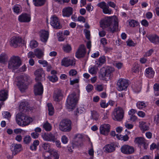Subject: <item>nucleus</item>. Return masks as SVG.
<instances>
[{
	"mask_svg": "<svg viewBox=\"0 0 159 159\" xmlns=\"http://www.w3.org/2000/svg\"><path fill=\"white\" fill-rule=\"evenodd\" d=\"M48 114L50 116H52L54 113V109L51 103L48 104Z\"/></svg>",
	"mask_w": 159,
	"mask_h": 159,
	"instance_id": "41",
	"label": "nucleus"
},
{
	"mask_svg": "<svg viewBox=\"0 0 159 159\" xmlns=\"http://www.w3.org/2000/svg\"><path fill=\"white\" fill-rule=\"evenodd\" d=\"M91 119L96 121L98 120L99 115L97 111H91Z\"/></svg>",
	"mask_w": 159,
	"mask_h": 159,
	"instance_id": "39",
	"label": "nucleus"
},
{
	"mask_svg": "<svg viewBox=\"0 0 159 159\" xmlns=\"http://www.w3.org/2000/svg\"><path fill=\"white\" fill-rule=\"evenodd\" d=\"M49 151V156H46L44 154H43V156L44 157V159H58L59 156L56 150H51Z\"/></svg>",
	"mask_w": 159,
	"mask_h": 159,
	"instance_id": "17",
	"label": "nucleus"
},
{
	"mask_svg": "<svg viewBox=\"0 0 159 159\" xmlns=\"http://www.w3.org/2000/svg\"><path fill=\"white\" fill-rule=\"evenodd\" d=\"M124 111L123 109L118 107L115 108L112 113V117L114 120L120 121L124 117Z\"/></svg>",
	"mask_w": 159,
	"mask_h": 159,
	"instance_id": "7",
	"label": "nucleus"
},
{
	"mask_svg": "<svg viewBox=\"0 0 159 159\" xmlns=\"http://www.w3.org/2000/svg\"><path fill=\"white\" fill-rule=\"evenodd\" d=\"M30 82L31 80L29 75L25 74L20 75V92H25L28 88V85Z\"/></svg>",
	"mask_w": 159,
	"mask_h": 159,
	"instance_id": "5",
	"label": "nucleus"
},
{
	"mask_svg": "<svg viewBox=\"0 0 159 159\" xmlns=\"http://www.w3.org/2000/svg\"><path fill=\"white\" fill-rule=\"evenodd\" d=\"M136 106L139 109H142L146 106V104L144 102L141 101L138 102L136 104Z\"/></svg>",
	"mask_w": 159,
	"mask_h": 159,
	"instance_id": "44",
	"label": "nucleus"
},
{
	"mask_svg": "<svg viewBox=\"0 0 159 159\" xmlns=\"http://www.w3.org/2000/svg\"><path fill=\"white\" fill-rule=\"evenodd\" d=\"M141 24L143 25L145 27H147L148 25V21L145 19L141 21Z\"/></svg>",
	"mask_w": 159,
	"mask_h": 159,
	"instance_id": "63",
	"label": "nucleus"
},
{
	"mask_svg": "<svg viewBox=\"0 0 159 159\" xmlns=\"http://www.w3.org/2000/svg\"><path fill=\"white\" fill-rule=\"evenodd\" d=\"M89 72L91 74H95L97 73V69L96 66L91 67L89 70Z\"/></svg>",
	"mask_w": 159,
	"mask_h": 159,
	"instance_id": "53",
	"label": "nucleus"
},
{
	"mask_svg": "<svg viewBox=\"0 0 159 159\" xmlns=\"http://www.w3.org/2000/svg\"><path fill=\"white\" fill-rule=\"evenodd\" d=\"M129 25L131 27H134L138 25V21L133 20H131L129 22Z\"/></svg>",
	"mask_w": 159,
	"mask_h": 159,
	"instance_id": "48",
	"label": "nucleus"
},
{
	"mask_svg": "<svg viewBox=\"0 0 159 159\" xmlns=\"http://www.w3.org/2000/svg\"><path fill=\"white\" fill-rule=\"evenodd\" d=\"M156 35H148V38L149 40L152 43L154 42V39L156 38Z\"/></svg>",
	"mask_w": 159,
	"mask_h": 159,
	"instance_id": "57",
	"label": "nucleus"
},
{
	"mask_svg": "<svg viewBox=\"0 0 159 159\" xmlns=\"http://www.w3.org/2000/svg\"><path fill=\"white\" fill-rule=\"evenodd\" d=\"M20 38L19 36H13L10 40V45L14 48H16L19 43Z\"/></svg>",
	"mask_w": 159,
	"mask_h": 159,
	"instance_id": "22",
	"label": "nucleus"
},
{
	"mask_svg": "<svg viewBox=\"0 0 159 159\" xmlns=\"http://www.w3.org/2000/svg\"><path fill=\"white\" fill-rule=\"evenodd\" d=\"M8 56L5 53H3L0 55V63H4L8 59Z\"/></svg>",
	"mask_w": 159,
	"mask_h": 159,
	"instance_id": "33",
	"label": "nucleus"
},
{
	"mask_svg": "<svg viewBox=\"0 0 159 159\" xmlns=\"http://www.w3.org/2000/svg\"><path fill=\"white\" fill-rule=\"evenodd\" d=\"M35 56L39 59H41L44 55L43 52L41 49L37 48L34 50Z\"/></svg>",
	"mask_w": 159,
	"mask_h": 159,
	"instance_id": "30",
	"label": "nucleus"
},
{
	"mask_svg": "<svg viewBox=\"0 0 159 159\" xmlns=\"http://www.w3.org/2000/svg\"><path fill=\"white\" fill-rule=\"evenodd\" d=\"M20 57L18 56L13 55L11 57L8 62L7 67L15 73L19 71Z\"/></svg>",
	"mask_w": 159,
	"mask_h": 159,
	"instance_id": "2",
	"label": "nucleus"
},
{
	"mask_svg": "<svg viewBox=\"0 0 159 159\" xmlns=\"http://www.w3.org/2000/svg\"><path fill=\"white\" fill-rule=\"evenodd\" d=\"M68 141L67 138L65 135H63L62 137L61 138V141L64 144L66 143Z\"/></svg>",
	"mask_w": 159,
	"mask_h": 159,
	"instance_id": "60",
	"label": "nucleus"
},
{
	"mask_svg": "<svg viewBox=\"0 0 159 159\" xmlns=\"http://www.w3.org/2000/svg\"><path fill=\"white\" fill-rule=\"evenodd\" d=\"M100 105L101 107L105 108L107 107L108 105V103H106L105 101L101 100L100 102Z\"/></svg>",
	"mask_w": 159,
	"mask_h": 159,
	"instance_id": "51",
	"label": "nucleus"
},
{
	"mask_svg": "<svg viewBox=\"0 0 159 159\" xmlns=\"http://www.w3.org/2000/svg\"><path fill=\"white\" fill-rule=\"evenodd\" d=\"M2 115L4 118L7 119L10 118L11 116L10 113L8 111H4L3 113H2Z\"/></svg>",
	"mask_w": 159,
	"mask_h": 159,
	"instance_id": "54",
	"label": "nucleus"
},
{
	"mask_svg": "<svg viewBox=\"0 0 159 159\" xmlns=\"http://www.w3.org/2000/svg\"><path fill=\"white\" fill-rule=\"evenodd\" d=\"M42 147L44 149L46 150V151L43 154H44L46 155V154L48 152L49 153V151L51 150H53L52 149H50V144L49 143H44L42 144Z\"/></svg>",
	"mask_w": 159,
	"mask_h": 159,
	"instance_id": "35",
	"label": "nucleus"
},
{
	"mask_svg": "<svg viewBox=\"0 0 159 159\" xmlns=\"http://www.w3.org/2000/svg\"><path fill=\"white\" fill-rule=\"evenodd\" d=\"M32 121V119L30 117L25 114H20V126L27 125Z\"/></svg>",
	"mask_w": 159,
	"mask_h": 159,
	"instance_id": "14",
	"label": "nucleus"
},
{
	"mask_svg": "<svg viewBox=\"0 0 159 159\" xmlns=\"http://www.w3.org/2000/svg\"><path fill=\"white\" fill-rule=\"evenodd\" d=\"M118 26L117 19H114L110 17H107L104 20L101 25V27H108V31L112 33L117 31Z\"/></svg>",
	"mask_w": 159,
	"mask_h": 159,
	"instance_id": "1",
	"label": "nucleus"
},
{
	"mask_svg": "<svg viewBox=\"0 0 159 159\" xmlns=\"http://www.w3.org/2000/svg\"><path fill=\"white\" fill-rule=\"evenodd\" d=\"M50 24L53 28L56 29H60L62 27L59 19L55 16L51 18Z\"/></svg>",
	"mask_w": 159,
	"mask_h": 159,
	"instance_id": "12",
	"label": "nucleus"
},
{
	"mask_svg": "<svg viewBox=\"0 0 159 159\" xmlns=\"http://www.w3.org/2000/svg\"><path fill=\"white\" fill-rule=\"evenodd\" d=\"M49 36V33L48 31L42 30L40 35L41 41L44 42L47 41Z\"/></svg>",
	"mask_w": 159,
	"mask_h": 159,
	"instance_id": "25",
	"label": "nucleus"
},
{
	"mask_svg": "<svg viewBox=\"0 0 159 159\" xmlns=\"http://www.w3.org/2000/svg\"><path fill=\"white\" fill-rule=\"evenodd\" d=\"M16 120L17 123L19 125H20V114L19 113L16 115Z\"/></svg>",
	"mask_w": 159,
	"mask_h": 159,
	"instance_id": "59",
	"label": "nucleus"
},
{
	"mask_svg": "<svg viewBox=\"0 0 159 159\" xmlns=\"http://www.w3.org/2000/svg\"><path fill=\"white\" fill-rule=\"evenodd\" d=\"M43 127L47 131H50L52 129L51 125L47 121L43 124Z\"/></svg>",
	"mask_w": 159,
	"mask_h": 159,
	"instance_id": "42",
	"label": "nucleus"
},
{
	"mask_svg": "<svg viewBox=\"0 0 159 159\" xmlns=\"http://www.w3.org/2000/svg\"><path fill=\"white\" fill-rule=\"evenodd\" d=\"M139 127L140 129L143 131L148 130L149 129V127L147 125L146 122L143 121L139 122Z\"/></svg>",
	"mask_w": 159,
	"mask_h": 159,
	"instance_id": "28",
	"label": "nucleus"
},
{
	"mask_svg": "<svg viewBox=\"0 0 159 159\" xmlns=\"http://www.w3.org/2000/svg\"><path fill=\"white\" fill-rule=\"evenodd\" d=\"M116 145L113 143L108 144L103 148L104 151L107 153H110L114 151L116 149Z\"/></svg>",
	"mask_w": 159,
	"mask_h": 159,
	"instance_id": "19",
	"label": "nucleus"
},
{
	"mask_svg": "<svg viewBox=\"0 0 159 159\" xmlns=\"http://www.w3.org/2000/svg\"><path fill=\"white\" fill-rule=\"evenodd\" d=\"M115 71L114 68L108 66L107 68L102 67L100 70L99 76V78L103 80L111 79L113 76V73Z\"/></svg>",
	"mask_w": 159,
	"mask_h": 159,
	"instance_id": "3",
	"label": "nucleus"
},
{
	"mask_svg": "<svg viewBox=\"0 0 159 159\" xmlns=\"http://www.w3.org/2000/svg\"><path fill=\"white\" fill-rule=\"evenodd\" d=\"M7 92L5 90L0 91V100L4 101L7 98Z\"/></svg>",
	"mask_w": 159,
	"mask_h": 159,
	"instance_id": "32",
	"label": "nucleus"
},
{
	"mask_svg": "<svg viewBox=\"0 0 159 159\" xmlns=\"http://www.w3.org/2000/svg\"><path fill=\"white\" fill-rule=\"evenodd\" d=\"M93 86L91 84H88L86 87V89L88 92H90L93 89Z\"/></svg>",
	"mask_w": 159,
	"mask_h": 159,
	"instance_id": "56",
	"label": "nucleus"
},
{
	"mask_svg": "<svg viewBox=\"0 0 159 159\" xmlns=\"http://www.w3.org/2000/svg\"><path fill=\"white\" fill-rule=\"evenodd\" d=\"M34 93L35 95H42L43 92V87L40 82H38L34 86Z\"/></svg>",
	"mask_w": 159,
	"mask_h": 159,
	"instance_id": "16",
	"label": "nucleus"
},
{
	"mask_svg": "<svg viewBox=\"0 0 159 159\" xmlns=\"http://www.w3.org/2000/svg\"><path fill=\"white\" fill-rule=\"evenodd\" d=\"M62 94L60 90H58L56 93L54 95L53 98L54 100L56 101H60L61 99Z\"/></svg>",
	"mask_w": 159,
	"mask_h": 159,
	"instance_id": "31",
	"label": "nucleus"
},
{
	"mask_svg": "<svg viewBox=\"0 0 159 159\" xmlns=\"http://www.w3.org/2000/svg\"><path fill=\"white\" fill-rule=\"evenodd\" d=\"M13 10L14 12L18 15L20 12V5L19 4H16L13 7Z\"/></svg>",
	"mask_w": 159,
	"mask_h": 159,
	"instance_id": "43",
	"label": "nucleus"
},
{
	"mask_svg": "<svg viewBox=\"0 0 159 159\" xmlns=\"http://www.w3.org/2000/svg\"><path fill=\"white\" fill-rule=\"evenodd\" d=\"M110 126L109 124H104L101 125L100 127V132L101 134L107 135L110 131Z\"/></svg>",
	"mask_w": 159,
	"mask_h": 159,
	"instance_id": "15",
	"label": "nucleus"
},
{
	"mask_svg": "<svg viewBox=\"0 0 159 159\" xmlns=\"http://www.w3.org/2000/svg\"><path fill=\"white\" fill-rule=\"evenodd\" d=\"M121 152L126 155L131 154L133 153L134 150L133 147L127 144H124L120 148Z\"/></svg>",
	"mask_w": 159,
	"mask_h": 159,
	"instance_id": "11",
	"label": "nucleus"
},
{
	"mask_svg": "<svg viewBox=\"0 0 159 159\" xmlns=\"http://www.w3.org/2000/svg\"><path fill=\"white\" fill-rule=\"evenodd\" d=\"M28 58L32 59L35 56V53L32 52H30L28 53Z\"/></svg>",
	"mask_w": 159,
	"mask_h": 159,
	"instance_id": "61",
	"label": "nucleus"
},
{
	"mask_svg": "<svg viewBox=\"0 0 159 159\" xmlns=\"http://www.w3.org/2000/svg\"><path fill=\"white\" fill-rule=\"evenodd\" d=\"M106 62V57L104 56H102L100 57L97 61H96V63L98 66H100L104 64Z\"/></svg>",
	"mask_w": 159,
	"mask_h": 159,
	"instance_id": "29",
	"label": "nucleus"
},
{
	"mask_svg": "<svg viewBox=\"0 0 159 159\" xmlns=\"http://www.w3.org/2000/svg\"><path fill=\"white\" fill-rule=\"evenodd\" d=\"M20 148V145L17 144H12L11 146V149L12 152H14L15 154H16L18 152V150Z\"/></svg>",
	"mask_w": 159,
	"mask_h": 159,
	"instance_id": "38",
	"label": "nucleus"
},
{
	"mask_svg": "<svg viewBox=\"0 0 159 159\" xmlns=\"http://www.w3.org/2000/svg\"><path fill=\"white\" fill-rule=\"evenodd\" d=\"M57 72L55 70H52L51 71V75L48 76V78L49 80L52 82H55L58 80V79L57 76Z\"/></svg>",
	"mask_w": 159,
	"mask_h": 159,
	"instance_id": "24",
	"label": "nucleus"
},
{
	"mask_svg": "<svg viewBox=\"0 0 159 159\" xmlns=\"http://www.w3.org/2000/svg\"><path fill=\"white\" fill-rule=\"evenodd\" d=\"M98 6L101 8H102L103 10L104 8L107 6V5H106V3L105 2H102L98 3Z\"/></svg>",
	"mask_w": 159,
	"mask_h": 159,
	"instance_id": "52",
	"label": "nucleus"
},
{
	"mask_svg": "<svg viewBox=\"0 0 159 159\" xmlns=\"http://www.w3.org/2000/svg\"><path fill=\"white\" fill-rule=\"evenodd\" d=\"M83 136L81 134H77L75 135L74 137V143L78 146H81L82 145V141Z\"/></svg>",
	"mask_w": 159,
	"mask_h": 159,
	"instance_id": "21",
	"label": "nucleus"
},
{
	"mask_svg": "<svg viewBox=\"0 0 159 159\" xmlns=\"http://www.w3.org/2000/svg\"><path fill=\"white\" fill-rule=\"evenodd\" d=\"M14 84L16 85L19 89H20V78L19 76L17 77L15 79Z\"/></svg>",
	"mask_w": 159,
	"mask_h": 159,
	"instance_id": "50",
	"label": "nucleus"
},
{
	"mask_svg": "<svg viewBox=\"0 0 159 159\" xmlns=\"http://www.w3.org/2000/svg\"><path fill=\"white\" fill-rule=\"evenodd\" d=\"M62 13L64 16L69 17L73 13V8L69 7L64 8L62 10Z\"/></svg>",
	"mask_w": 159,
	"mask_h": 159,
	"instance_id": "23",
	"label": "nucleus"
},
{
	"mask_svg": "<svg viewBox=\"0 0 159 159\" xmlns=\"http://www.w3.org/2000/svg\"><path fill=\"white\" fill-rule=\"evenodd\" d=\"M116 85L118 91L125 90L126 89L129 85L128 80L125 79L120 78L117 81Z\"/></svg>",
	"mask_w": 159,
	"mask_h": 159,
	"instance_id": "8",
	"label": "nucleus"
},
{
	"mask_svg": "<svg viewBox=\"0 0 159 159\" xmlns=\"http://www.w3.org/2000/svg\"><path fill=\"white\" fill-rule=\"evenodd\" d=\"M34 74L36 76L35 80L36 81H42L45 79V74L42 69H39L34 72Z\"/></svg>",
	"mask_w": 159,
	"mask_h": 159,
	"instance_id": "13",
	"label": "nucleus"
},
{
	"mask_svg": "<svg viewBox=\"0 0 159 159\" xmlns=\"http://www.w3.org/2000/svg\"><path fill=\"white\" fill-rule=\"evenodd\" d=\"M153 89L155 91V95L157 96L159 95V93H158V91H159V84L156 83L153 86Z\"/></svg>",
	"mask_w": 159,
	"mask_h": 159,
	"instance_id": "45",
	"label": "nucleus"
},
{
	"mask_svg": "<svg viewBox=\"0 0 159 159\" xmlns=\"http://www.w3.org/2000/svg\"><path fill=\"white\" fill-rule=\"evenodd\" d=\"M155 72L151 67H148L145 71V74L147 77L149 78H152L154 75Z\"/></svg>",
	"mask_w": 159,
	"mask_h": 159,
	"instance_id": "27",
	"label": "nucleus"
},
{
	"mask_svg": "<svg viewBox=\"0 0 159 159\" xmlns=\"http://www.w3.org/2000/svg\"><path fill=\"white\" fill-rule=\"evenodd\" d=\"M31 138L29 135L26 136L23 139L24 143L25 144H28L31 141Z\"/></svg>",
	"mask_w": 159,
	"mask_h": 159,
	"instance_id": "47",
	"label": "nucleus"
},
{
	"mask_svg": "<svg viewBox=\"0 0 159 159\" xmlns=\"http://www.w3.org/2000/svg\"><path fill=\"white\" fill-rule=\"evenodd\" d=\"M75 64V61L71 60L68 58L65 57L62 59L61 61V65L65 67H68L70 66H74Z\"/></svg>",
	"mask_w": 159,
	"mask_h": 159,
	"instance_id": "18",
	"label": "nucleus"
},
{
	"mask_svg": "<svg viewBox=\"0 0 159 159\" xmlns=\"http://www.w3.org/2000/svg\"><path fill=\"white\" fill-rule=\"evenodd\" d=\"M144 138L139 137L136 138L134 140V142L139 145H142L144 143Z\"/></svg>",
	"mask_w": 159,
	"mask_h": 159,
	"instance_id": "37",
	"label": "nucleus"
},
{
	"mask_svg": "<svg viewBox=\"0 0 159 159\" xmlns=\"http://www.w3.org/2000/svg\"><path fill=\"white\" fill-rule=\"evenodd\" d=\"M33 109L34 107H30L29 102L25 100L20 102V111L23 112V114L29 111L33 110Z\"/></svg>",
	"mask_w": 159,
	"mask_h": 159,
	"instance_id": "9",
	"label": "nucleus"
},
{
	"mask_svg": "<svg viewBox=\"0 0 159 159\" xmlns=\"http://www.w3.org/2000/svg\"><path fill=\"white\" fill-rule=\"evenodd\" d=\"M72 122L68 119H64L60 122L59 125V129L64 132H69L72 129Z\"/></svg>",
	"mask_w": 159,
	"mask_h": 159,
	"instance_id": "4",
	"label": "nucleus"
},
{
	"mask_svg": "<svg viewBox=\"0 0 159 159\" xmlns=\"http://www.w3.org/2000/svg\"><path fill=\"white\" fill-rule=\"evenodd\" d=\"M154 122H156L157 124L159 123V114H157L155 116L154 118Z\"/></svg>",
	"mask_w": 159,
	"mask_h": 159,
	"instance_id": "64",
	"label": "nucleus"
},
{
	"mask_svg": "<svg viewBox=\"0 0 159 159\" xmlns=\"http://www.w3.org/2000/svg\"><path fill=\"white\" fill-rule=\"evenodd\" d=\"M86 53V48L84 44L80 45L78 47L75 55L78 58H83L84 57Z\"/></svg>",
	"mask_w": 159,
	"mask_h": 159,
	"instance_id": "10",
	"label": "nucleus"
},
{
	"mask_svg": "<svg viewBox=\"0 0 159 159\" xmlns=\"http://www.w3.org/2000/svg\"><path fill=\"white\" fill-rule=\"evenodd\" d=\"M42 137L43 139L47 141H55V136L51 133H44L42 134Z\"/></svg>",
	"mask_w": 159,
	"mask_h": 159,
	"instance_id": "20",
	"label": "nucleus"
},
{
	"mask_svg": "<svg viewBox=\"0 0 159 159\" xmlns=\"http://www.w3.org/2000/svg\"><path fill=\"white\" fill-rule=\"evenodd\" d=\"M127 45L129 46H134L135 45V44L134 42L131 40H128L127 42Z\"/></svg>",
	"mask_w": 159,
	"mask_h": 159,
	"instance_id": "62",
	"label": "nucleus"
},
{
	"mask_svg": "<svg viewBox=\"0 0 159 159\" xmlns=\"http://www.w3.org/2000/svg\"><path fill=\"white\" fill-rule=\"evenodd\" d=\"M30 46L31 48H34L38 46V43L36 41L32 40L30 41Z\"/></svg>",
	"mask_w": 159,
	"mask_h": 159,
	"instance_id": "46",
	"label": "nucleus"
},
{
	"mask_svg": "<svg viewBox=\"0 0 159 159\" xmlns=\"http://www.w3.org/2000/svg\"><path fill=\"white\" fill-rule=\"evenodd\" d=\"M123 66V63L120 62H116L115 64V66L118 69H121Z\"/></svg>",
	"mask_w": 159,
	"mask_h": 159,
	"instance_id": "58",
	"label": "nucleus"
},
{
	"mask_svg": "<svg viewBox=\"0 0 159 159\" xmlns=\"http://www.w3.org/2000/svg\"><path fill=\"white\" fill-rule=\"evenodd\" d=\"M31 20L30 15L26 13H24L20 15V22H29Z\"/></svg>",
	"mask_w": 159,
	"mask_h": 159,
	"instance_id": "26",
	"label": "nucleus"
},
{
	"mask_svg": "<svg viewBox=\"0 0 159 159\" xmlns=\"http://www.w3.org/2000/svg\"><path fill=\"white\" fill-rule=\"evenodd\" d=\"M102 11L103 12L106 14H110L112 12V10L109 8L108 6L104 8Z\"/></svg>",
	"mask_w": 159,
	"mask_h": 159,
	"instance_id": "49",
	"label": "nucleus"
},
{
	"mask_svg": "<svg viewBox=\"0 0 159 159\" xmlns=\"http://www.w3.org/2000/svg\"><path fill=\"white\" fill-rule=\"evenodd\" d=\"M75 94L72 93L69 95L66 100V107L68 109H73L77 101Z\"/></svg>",
	"mask_w": 159,
	"mask_h": 159,
	"instance_id": "6",
	"label": "nucleus"
},
{
	"mask_svg": "<svg viewBox=\"0 0 159 159\" xmlns=\"http://www.w3.org/2000/svg\"><path fill=\"white\" fill-rule=\"evenodd\" d=\"M69 73L70 75L74 76L77 74V71L75 69H72L69 71Z\"/></svg>",
	"mask_w": 159,
	"mask_h": 159,
	"instance_id": "55",
	"label": "nucleus"
},
{
	"mask_svg": "<svg viewBox=\"0 0 159 159\" xmlns=\"http://www.w3.org/2000/svg\"><path fill=\"white\" fill-rule=\"evenodd\" d=\"M33 2L35 6L41 7L45 4V0H33Z\"/></svg>",
	"mask_w": 159,
	"mask_h": 159,
	"instance_id": "34",
	"label": "nucleus"
},
{
	"mask_svg": "<svg viewBox=\"0 0 159 159\" xmlns=\"http://www.w3.org/2000/svg\"><path fill=\"white\" fill-rule=\"evenodd\" d=\"M116 138L119 140H123L124 141H128L129 139V137L127 134L123 135L121 134L116 135Z\"/></svg>",
	"mask_w": 159,
	"mask_h": 159,
	"instance_id": "36",
	"label": "nucleus"
},
{
	"mask_svg": "<svg viewBox=\"0 0 159 159\" xmlns=\"http://www.w3.org/2000/svg\"><path fill=\"white\" fill-rule=\"evenodd\" d=\"M71 46L69 44H64L63 46V50L66 53H69L71 50Z\"/></svg>",
	"mask_w": 159,
	"mask_h": 159,
	"instance_id": "40",
	"label": "nucleus"
}]
</instances>
